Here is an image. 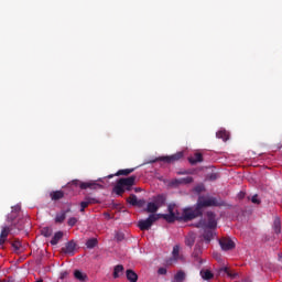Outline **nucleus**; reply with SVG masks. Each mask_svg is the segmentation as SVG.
Listing matches in <instances>:
<instances>
[{
	"mask_svg": "<svg viewBox=\"0 0 282 282\" xmlns=\"http://www.w3.org/2000/svg\"><path fill=\"white\" fill-rule=\"evenodd\" d=\"M135 175L119 178L112 188V193L118 195V197H122L124 193L131 192L133 189V186H135Z\"/></svg>",
	"mask_w": 282,
	"mask_h": 282,
	"instance_id": "f257e3e1",
	"label": "nucleus"
},
{
	"mask_svg": "<svg viewBox=\"0 0 282 282\" xmlns=\"http://www.w3.org/2000/svg\"><path fill=\"white\" fill-rule=\"evenodd\" d=\"M196 228H208L209 230H215L217 228V216L213 212H207V221L206 219H200L196 224Z\"/></svg>",
	"mask_w": 282,
	"mask_h": 282,
	"instance_id": "f03ea898",
	"label": "nucleus"
},
{
	"mask_svg": "<svg viewBox=\"0 0 282 282\" xmlns=\"http://www.w3.org/2000/svg\"><path fill=\"white\" fill-rule=\"evenodd\" d=\"M196 205L202 210V208H209L210 206H224V202L213 196H199Z\"/></svg>",
	"mask_w": 282,
	"mask_h": 282,
	"instance_id": "7ed1b4c3",
	"label": "nucleus"
},
{
	"mask_svg": "<svg viewBox=\"0 0 282 282\" xmlns=\"http://www.w3.org/2000/svg\"><path fill=\"white\" fill-rule=\"evenodd\" d=\"M69 184L70 186H79L82 191H87V188L90 191H98V188H104L102 185L98 183V181L80 182L79 180H73Z\"/></svg>",
	"mask_w": 282,
	"mask_h": 282,
	"instance_id": "20e7f679",
	"label": "nucleus"
},
{
	"mask_svg": "<svg viewBox=\"0 0 282 282\" xmlns=\"http://www.w3.org/2000/svg\"><path fill=\"white\" fill-rule=\"evenodd\" d=\"M167 213L169 214H158L159 218L164 219L165 221H167V224H173L174 221L182 219V217H180V214H175V205L173 204H170L167 206Z\"/></svg>",
	"mask_w": 282,
	"mask_h": 282,
	"instance_id": "39448f33",
	"label": "nucleus"
},
{
	"mask_svg": "<svg viewBox=\"0 0 282 282\" xmlns=\"http://www.w3.org/2000/svg\"><path fill=\"white\" fill-rule=\"evenodd\" d=\"M184 158V152H177L170 156H159L148 162V164H155V162H166V164H173V162H177Z\"/></svg>",
	"mask_w": 282,
	"mask_h": 282,
	"instance_id": "423d86ee",
	"label": "nucleus"
},
{
	"mask_svg": "<svg viewBox=\"0 0 282 282\" xmlns=\"http://www.w3.org/2000/svg\"><path fill=\"white\" fill-rule=\"evenodd\" d=\"M203 212L199 209V206L196 205L195 208H185L183 210V216L181 217V219H183L184 221H191L193 219H197V217H202Z\"/></svg>",
	"mask_w": 282,
	"mask_h": 282,
	"instance_id": "0eeeda50",
	"label": "nucleus"
},
{
	"mask_svg": "<svg viewBox=\"0 0 282 282\" xmlns=\"http://www.w3.org/2000/svg\"><path fill=\"white\" fill-rule=\"evenodd\" d=\"M160 219V215L151 214L147 219H141L138 221V228L140 230H151V226Z\"/></svg>",
	"mask_w": 282,
	"mask_h": 282,
	"instance_id": "6e6552de",
	"label": "nucleus"
},
{
	"mask_svg": "<svg viewBox=\"0 0 282 282\" xmlns=\"http://www.w3.org/2000/svg\"><path fill=\"white\" fill-rule=\"evenodd\" d=\"M184 184H193V177L187 176V177L174 178L170 181V186H173L174 188H177V186H182Z\"/></svg>",
	"mask_w": 282,
	"mask_h": 282,
	"instance_id": "1a4fd4ad",
	"label": "nucleus"
},
{
	"mask_svg": "<svg viewBox=\"0 0 282 282\" xmlns=\"http://www.w3.org/2000/svg\"><path fill=\"white\" fill-rule=\"evenodd\" d=\"M219 246L221 250H225V251L234 250L235 241H232L230 238H220Z\"/></svg>",
	"mask_w": 282,
	"mask_h": 282,
	"instance_id": "9d476101",
	"label": "nucleus"
},
{
	"mask_svg": "<svg viewBox=\"0 0 282 282\" xmlns=\"http://www.w3.org/2000/svg\"><path fill=\"white\" fill-rule=\"evenodd\" d=\"M75 250H76V242L74 240L66 242L65 247L62 248V252H64V254H70V257H74Z\"/></svg>",
	"mask_w": 282,
	"mask_h": 282,
	"instance_id": "9b49d317",
	"label": "nucleus"
},
{
	"mask_svg": "<svg viewBox=\"0 0 282 282\" xmlns=\"http://www.w3.org/2000/svg\"><path fill=\"white\" fill-rule=\"evenodd\" d=\"M229 276L230 279H237L238 273H232L230 272V269L228 267H223L218 270V275L219 276Z\"/></svg>",
	"mask_w": 282,
	"mask_h": 282,
	"instance_id": "f8f14e48",
	"label": "nucleus"
},
{
	"mask_svg": "<svg viewBox=\"0 0 282 282\" xmlns=\"http://www.w3.org/2000/svg\"><path fill=\"white\" fill-rule=\"evenodd\" d=\"M153 202L158 206V208H162V206H165L166 204V195L159 194L153 198Z\"/></svg>",
	"mask_w": 282,
	"mask_h": 282,
	"instance_id": "ddd939ff",
	"label": "nucleus"
},
{
	"mask_svg": "<svg viewBox=\"0 0 282 282\" xmlns=\"http://www.w3.org/2000/svg\"><path fill=\"white\" fill-rule=\"evenodd\" d=\"M90 204H98V200L96 198L86 197L85 200L80 203V213H85V208L90 206Z\"/></svg>",
	"mask_w": 282,
	"mask_h": 282,
	"instance_id": "4468645a",
	"label": "nucleus"
},
{
	"mask_svg": "<svg viewBox=\"0 0 282 282\" xmlns=\"http://www.w3.org/2000/svg\"><path fill=\"white\" fill-rule=\"evenodd\" d=\"M272 230L275 235H281V217L274 216L273 224H272Z\"/></svg>",
	"mask_w": 282,
	"mask_h": 282,
	"instance_id": "2eb2a0df",
	"label": "nucleus"
},
{
	"mask_svg": "<svg viewBox=\"0 0 282 282\" xmlns=\"http://www.w3.org/2000/svg\"><path fill=\"white\" fill-rule=\"evenodd\" d=\"M135 169H126V170H119L116 174L108 175V180H111L112 177H120V175H131Z\"/></svg>",
	"mask_w": 282,
	"mask_h": 282,
	"instance_id": "dca6fc26",
	"label": "nucleus"
},
{
	"mask_svg": "<svg viewBox=\"0 0 282 282\" xmlns=\"http://www.w3.org/2000/svg\"><path fill=\"white\" fill-rule=\"evenodd\" d=\"M8 235H10V227L4 226L2 227L1 234H0V246H3L8 239Z\"/></svg>",
	"mask_w": 282,
	"mask_h": 282,
	"instance_id": "f3484780",
	"label": "nucleus"
},
{
	"mask_svg": "<svg viewBox=\"0 0 282 282\" xmlns=\"http://www.w3.org/2000/svg\"><path fill=\"white\" fill-rule=\"evenodd\" d=\"M121 274H124V265L117 264L113 268L112 276L113 279H120Z\"/></svg>",
	"mask_w": 282,
	"mask_h": 282,
	"instance_id": "a211bd4d",
	"label": "nucleus"
},
{
	"mask_svg": "<svg viewBox=\"0 0 282 282\" xmlns=\"http://www.w3.org/2000/svg\"><path fill=\"white\" fill-rule=\"evenodd\" d=\"M183 256L180 254V246L175 245L172 250V261H182Z\"/></svg>",
	"mask_w": 282,
	"mask_h": 282,
	"instance_id": "6ab92c4d",
	"label": "nucleus"
},
{
	"mask_svg": "<svg viewBox=\"0 0 282 282\" xmlns=\"http://www.w3.org/2000/svg\"><path fill=\"white\" fill-rule=\"evenodd\" d=\"M50 197H51L52 202H58V199H63V197H65V192H63V191L51 192Z\"/></svg>",
	"mask_w": 282,
	"mask_h": 282,
	"instance_id": "aec40b11",
	"label": "nucleus"
},
{
	"mask_svg": "<svg viewBox=\"0 0 282 282\" xmlns=\"http://www.w3.org/2000/svg\"><path fill=\"white\" fill-rule=\"evenodd\" d=\"M205 231L203 234V239L204 241H206V243H210V241H213V237L215 236L213 234V229H208V228H204Z\"/></svg>",
	"mask_w": 282,
	"mask_h": 282,
	"instance_id": "412c9836",
	"label": "nucleus"
},
{
	"mask_svg": "<svg viewBox=\"0 0 282 282\" xmlns=\"http://www.w3.org/2000/svg\"><path fill=\"white\" fill-rule=\"evenodd\" d=\"M189 164H197V162H204V155L202 153L196 152L194 156L188 158Z\"/></svg>",
	"mask_w": 282,
	"mask_h": 282,
	"instance_id": "4be33fe9",
	"label": "nucleus"
},
{
	"mask_svg": "<svg viewBox=\"0 0 282 282\" xmlns=\"http://www.w3.org/2000/svg\"><path fill=\"white\" fill-rule=\"evenodd\" d=\"M126 276H127V280L130 282H138V273H135V271L131 269H128L126 271Z\"/></svg>",
	"mask_w": 282,
	"mask_h": 282,
	"instance_id": "5701e85b",
	"label": "nucleus"
},
{
	"mask_svg": "<svg viewBox=\"0 0 282 282\" xmlns=\"http://www.w3.org/2000/svg\"><path fill=\"white\" fill-rule=\"evenodd\" d=\"M63 231H57L55 232V235L53 236L52 240H51V246H58V241H61V239H63Z\"/></svg>",
	"mask_w": 282,
	"mask_h": 282,
	"instance_id": "b1692460",
	"label": "nucleus"
},
{
	"mask_svg": "<svg viewBox=\"0 0 282 282\" xmlns=\"http://www.w3.org/2000/svg\"><path fill=\"white\" fill-rule=\"evenodd\" d=\"M74 276L77 281H80V282H85L88 279L87 274L83 273V271H80V270H75Z\"/></svg>",
	"mask_w": 282,
	"mask_h": 282,
	"instance_id": "393cba45",
	"label": "nucleus"
},
{
	"mask_svg": "<svg viewBox=\"0 0 282 282\" xmlns=\"http://www.w3.org/2000/svg\"><path fill=\"white\" fill-rule=\"evenodd\" d=\"M67 219V212L57 213L55 216V224H63Z\"/></svg>",
	"mask_w": 282,
	"mask_h": 282,
	"instance_id": "a878e982",
	"label": "nucleus"
},
{
	"mask_svg": "<svg viewBox=\"0 0 282 282\" xmlns=\"http://www.w3.org/2000/svg\"><path fill=\"white\" fill-rule=\"evenodd\" d=\"M148 213H151L152 215H155L156 210H160V207L154 202L148 203L147 209Z\"/></svg>",
	"mask_w": 282,
	"mask_h": 282,
	"instance_id": "bb28decb",
	"label": "nucleus"
},
{
	"mask_svg": "<svg viewBox=\"0 0 282 282\" xmlns=\"http://www.w3.org/2000/svg\"><path fill=\"white\" fill-rule=\"evenodd\" d=\"M96 246H98L97 238H90L86 241V248H88V250H94V248H96Z\"/></svg>",
	"mask_w": 282,
	"mask_h": 282,
	"instance_id": "cd10ccee",
	"label": "nucleus"
},
{
	"mask_svg": "<svg viewBox=\"0 0 282 282\" xmlns=\"http://www.w3.org/2000/svg\"><path fill=\"white\" fill-rule=\"evenodd\" d=\"M200 276L204 279V281H210L215 276L210 270L200 271Z\"/></svg>",
	"mask_w": 282,
	"mask_h": 282,
	"instance_id": "c85d7f7f",
	"label": "nucleus"
},
{
	"mask_svg": "<svg viewBox=\"0 0 282 282\" xmlns=\"http://www.w3.org/2000/svg\"><path fill=\"white\" fill-rule=\"evenodd\" d=\"M216 137L219 138L220 140H223L224 142L228 141V138H229L226 129H221L220 131H218L216 133Z\"/></svg>",
	"mask_w": 282,
	"mask_h": 282,
	"instance_id": "c756f323",
	"label": "nucleus"
},
{
	"mask_svg": "<svg viewBox=\"0 0 282 282\" xmlns=\"http://www.w3.org/2000/svg\"><path fill=\"white\" fill-rule=\"evenodd\" d=\"M186 279V273L184 271H178L175 275H174V280L177 282H184Z\"/></svg>",
	"mask_w": 282,
	"mask_h": 282,
	"instance_id": "7c9ffc66",
	"label": "nucleus"
},
{
	"mask_svg": "<svg viewBox=\"0 0 282 282\" xmlns=\"http://www.w3.org/2000/svg\"><path fill=\"white\" fill-rule=\"evenodd\" d=\"M127 203L130 204V206H135L138 203V196L135 194H131L129 198H127Z\"/></svg>",
	"mask_w": 282,
	"mask_h": 282,
	"instance_id": "2f4dec72",
	"label": "nucleus"
},
{
	"mask_svg": "<svg viewBox=\"0 0 282 282\" xmlns=\"http://www.w3.org/2000/svg\"><path fill=\"white\" fill-rule=\"evenodd\" d=\"M185 243L186 246H188L189 248H193V246H195V236H188L186 239H185Z\"/></svg>",
	"mask_w": 282,
	"mask_h": 282,
	"instance_id": "473e14b6",
	"label": "nucleus"
},
{
	"mask_svg": "<svg viewBox=\"0 0 282 282\" xmlns=\"http://www.w3.org/2000/svg\"><path fill=\"white\" fill-rule=\"evenodd\" d=\"M204 191H206V187L204 186V184H198L194 187V193H196L197 195H199L200 193H204Z\"/></svg>",
	"mask_w": 282,
	"mask_h": 282,
	"instance_id": "72a5a7b5",
	"label": "nucleus"
},
{
	"mask_svg": "<svg viewBox=\"0 0 282 282\" xmlns=\"http://www.w3.org/2000/svg\"><path fill=\"white\" fill-rule=\"evenodd\" d=\"M42 235H43V237H52V228H50V227H44V228L42 229Z\"/></svg>",
	"mask_w": 282,
	"mask_h": 282,
	"instance_id": "f704fd0d",
	"label": "nucleus"
},
{
	"mask_svg": "<svg viewBox=\"0 0 282 282\" xmlns=\"http://www.w3.org/2000/svg\"><path fill=\"white\" fill-rule=\"evenodd\" d=\"M199 254H202V246L195 245L193 257L197 258Z\"/></svg>",
	"mask_w": 282,
	"mask_h": 282,
	"instance_id": "c9c22d12",
	"label": "nucleus"
},
{
	"mask_svg": "<svg viewBox=\"0 0 282 282\" xmlns=\"http://www.w3.org/2000/svg\"><path fill=\"white\" fill-rule=\"evenodd\" d=\"M76 224H78V218H76V217H70L67 221V225L70 226V228H74V226H76Z\"/></svg>",
	"mask_w": 282,
	"mask_h": 282,
	"instance_id": "e433bc0d",
	"label": "nucleus"
},
{
	"mask_svg": "<svg viewBox=\"0 0 282 282\" xmlns=\"http://www.w3.org/2000/svg\"><path fill=\"white\" fill-rule=\"evenodd\" d=\"M14 219H17V214L11 212V214L8 215V217H7V221H9V224H12V221H14Z\"/></svg>",
	"mask_w": 282,
	"mask_h": 282,
	"instance_id": "4c0bfd02",
	"label": "nucleus"
},
{
	"mask_svg": "<svg viewBox=\"0 0 282 282\" xmlns=\"http://www.w3.org/2000/svg\"><path fill=\"white\" fill-rule=\"evenodd\" d=\"M12 248H14V250H21V241L20 240H14L12 242Z\"/></svg>",
	"mask_w": 282,
	"mask_h": 282,
	"instance_id": "58836bf2",
	"label": "nucleus"
},
{
	"mask_svg": "<svg viewBox=\"0 0 282 282\" xmlns=\"http://www.w3.org/2000/svg\"><path fill=\"white\" fill-rule=\"evenodd\" d=\"M144 204H147V200L137 198V204L134 206H137L138 208H142L144 207Z\"/></svg>",
	"mask_w": 282,
	"mask_h": 282,
	"instance_id": "ea45409f",
	"label": "nucleus"
},
{
	"mask_svg": "<svg viewBox=\"0 0 282 282\" xmlns=\"http://www.w3.org/2000/svg\"><path fill=\"white\" fill-rule=\"evenodd\" d=\"M251 202L252 204H257V205L261 204V199H259V195L257 194L251 197Z\"/></svg>",
	"mask_w": 282,
	"mask_h": 282,
	"instance_id": "a19ab883",
	"label": "nucleus"
},
{
	"mask_svg": "<svg viewBox=\"0 0 282 282\" xmlns=\"http://www.w3.org/2000/svg\"><path fill=\"white\" fill-rule=\"evenodd\" d=\"M21 212V206L17 205L14 207H12V213L18 215Z\"/></svg>",
	"mask_w": 282,
	"mask_h": 282,
	"instance_id": "79ce46f5",
	"label": "nucleus"
},
{
	"mask_svg": "<svg viewBox=\"0 0 282 282\" xmlns=\"http://www.w3.org/2000/svg\"><path fill=\"white\" fill-rule=\"evenodd\" d=\"M117 241H122L124 239V234L118 232L116 234Z\"/></svg>",
	"mask_w": 282,
	"mask_h": 282,
	"instance_id": "37998d69",
	"label": "nucleus"
},
{
	"mask_svg": "<svg viewBox=\"0 0 282 282\" xmlns=\"http://www.w3.org/2000/svg\"><path fill=\"white\" fill-rule=\"evenodd\" d=\"M158 274H162V275L166 274V268H160L158 270Z\"/></svg>",
	"mask_w": 282,
	"mask_h": 282,
	"instance_id": "c03bdc74",
	"label": "nucleus"
},
{
	"mask_svg": "<svg viewBox=\"0 0 282 282\" xmlns=\"http://www.w3.org/2000/svg\"><path fill=\"white\" fill-rule=\"evenodd\" d=\"M69 274V272L64 271L61 273V279H67V275Z\"/></svg>",
	"mask_w": 282,
	"mask_h": 282,
	"instance_id": "a18cd8bd",
	"label": "nucleus"
},
{
	"mask_svg": "<svg viewBox=\"0 0 282 282\" xmlns=\"http://www.w3.org/2000/svg\"><path fill=\"white\" fill-rule=\"evenodd\" d=\"M238 197H239L240 199H243V197H246V194H245L243 192H240V193L238 194Z\"/></svg>",
	"mask_w": 282,
	"mask_h": 282,
	"instance_id": "49530a36",
	"label": "nucleus"
},
{
	"mask_svg": "<svg viewBox=\"0 0 282 282\" xmlns=\"http://www.w3.org/2000/svg\"><path fill=\"white\" fill-rule=\"evenodd\" d=\"M104 216L106 217V219H111V214L109 213H104Z\"/></svg>",
	"mask_w": 282,
	"mask_h": 282,
	"instance_id": "de8ad7c7",
	"label": "nucleus"
},
{
	"mask_svg": "<svg viewBox=\"0 0 282 282\" xmlns=\"http://www.w3.org/2000/svg\"><path fill=\"white\" fill-rule=\"evenodd\" d=\"M177 175H188V172L184 171V172H177Z\"/></svg>",
	"mask_w": 282,
	"mask_h": 282,
	"instance_id": "09e8293b",
	"label": "nucleus"
},
{
	"mask_svg": "<svg viewBox=\"0 0 282 282\" xmlns=\"http://www.w3.org/2000/svg\"><path fill=\"white\" fill-rule=\"evenodd\" d=\"M62 213H66V215H67V213H72V208H67L66 210H62Z\"/></svg>",
	"mask_w": 282,
	"mask_h": 282,
	"instance_id": "8fccbe9b",
	"label": "nucleus"
},
{
	"mask_svg": "<svg viewBox=\"0 0 282 282\" xmlns=\"http://www.w3.org/2000/svg\"><path fill=\"white\" fill-rule=\"evenodd\" d=\"M134 191H135V193H140L142 191V188L135 187Z\"/></svg>",
	"mask_w": 282,
	"mask_h": 282,
	"instance_id": "3c124183",
	"label": "nucleus"
},
{
	"mask_svg": "<svg viewBox=\"0 0 282 282\" xmlns=\"http://www.w3.org/2000/svg\"><path fill=\"white\" fill-rule=\"evenodd\" d=\"M35 282H43V280H37V281H35Z\"/></svg>",
	"mask_w": 282,
	"mask_h": 282,
	"instance_id": "603ef678",
	"label": "nucleus"
}]
</instances>
